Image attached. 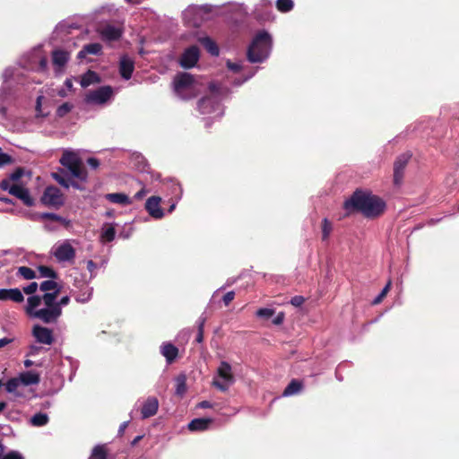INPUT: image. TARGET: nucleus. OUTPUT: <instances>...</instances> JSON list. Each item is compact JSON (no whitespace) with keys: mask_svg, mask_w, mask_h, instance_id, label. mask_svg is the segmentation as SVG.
I'll return each instance as SVG.
<instances>
[{"mask_svg":"<svg viewBox=\"0 0 459 459\" xmlns=\"http://www.w3.org/2000/svg\"><path fill=\"white\" fill-rule=\"evenodd\" d=\"M19 378L24 385H38L40 382L39 374L34 371L23 372Z\"/></svg>","mask_w":459,"mask_h":459,"instance_id":"nucleus-23","label":"nucleus"},{"mask_svg":"<svg viewBox=\"0 0 459 459\" xmlns=\"http://www.w3.org/2000/svg\"><path fill=\"white\" fill-rule=\"evenodd\" d=\"M91 295H92L91 289L89 288L88 286H86L85 290L82 293L77 295L75 299L77 302L85 303L91 299Z\"/></svg>","mask_w":459,"mask_h":459,"instance_id":"nucleus-38","label":"nucleus"},{"mask_svg":"<svg viewBox=\"0 0 459 459\" xmlns=\"http://www.w3.org/2000/svg\"><path fill=\"white\" fill-rule=\"evenodd\" d=\"M10 182H11L10 178L3 179V180L0 182V188H1L2 190H4V191H6V190H8V191H9L10 187L13 186V185H11V183H10Z\"/></svg>","mask_w":459,"mask_h":459,"instance_id":"nucleus-53","label":"nucleus"},{"mask_svg":"<svg viewBox=\"0 0 459 459\" xmlns=\"http://www.w3.org/2000/svg\"><path fill=\"white\" fill-rule=\"evenodd\" d=\"M409 153L399 155L394 163V184L400 186L403 180L405 168L411 159Z\"/></svg>","mask_w":459,"mask_h":459,"instance_id":"nucleus-7","label":"nucleus"},{"mask_svg":"<svg viewBox=\"0 0 459 459\" xmlns=\"http://www.w3.org/2000/svg\"><path fill=\"white\" fill-rule=\"evenodd\" d=\"M60 163L66 168L74 178L86 181L88 173L79 155L71 151H65L60 158Z\"/></svg>","mask_w":459,"mask_h":459,"instance_id":"nucleus-4","label":"nucleus"},{"mask_svg":"<svg viewBox=\"0 0 459 459\" xmlns=\"http://www.w3.org/2000/svg\"><path fill=\"white\" fill-rule=\"evenodd\" d=\"M142 439V436H137L134 437V439L132 441V445L135 446L140 440Z\"/></svg>","mask_w":459,"mask_h":459,"instance_id":"nucleus-64","label":"nucleus"},{"mask_svg":"<svg viewBox=\"0 0 459 459\" xmlns=\"http://www.w3.org/2000/svg\"><path fill=\"white\" fill-rule=\"evenodd\" d=\"M272 48V37L265 31H259L254 38L247 49V59L251 63H261L267 56Z\"/></svg>","mask_w":459,"mask_h":459,"instance_id":"nucleus-3","label":"nucleus"},{"mask_svg":"<svg viewBox=\"0 0 459 459\" xmlns=\"http://www.w3.org/2000/svg\"><path fill=\"white\" fill-rule=\"evenodd\" d=\"M12 342V339L6 337L0 339V348L4 347L5 345L11 343Z\"/></svg>","mask_w":459,"mask_h":459,"instance_id":"nucleus-58","label":"nucleus"},{"mask_svg":"<svg viewBox=\"0 0 459 459\" xmlns=\"http://www.w3.org/2000/svg\"><path fill=\"white\" fill-rule=\"evenodd\" d=\"M51 176L63 187H70V177L65 169H60L57 172H53Z\"/></svg>","mask_w":459,"mask_h":459,"instance_id":"nucleus-26","label":"nucleus"},{"mask_svg":"<svg viewBox=\"0 0 459 459\" xmlns=\"http://www.w3.org/2000/svg\"><path fill=\"white\" fill-rule=\"evenodd\" d=\"M54 255L58 262H74L75 249L71 244L65 242L56 248Z\"/></svg>","mask_w":459,"mask_h":459,"instance_id":"nucleus-10","label":"nucleus"},{"mask_svg":"<svg viewBox=\"0 0 459 459\" xmlns=\"http://www.w3.org/2000/svg\"><path fill=\"white\" fill-rule=\"evenodd\" d=\"M100 82V77L99 74L91 70H88L81 79V86L86 88L93 83Z\"/></svg>","mask_w":459,"mask_h":459,"instance_id":"nucleus-25","label":"nucleus"},{"mask_svg":"<svg viewBox=\"0 0 459 459\" xmlns=\"http://www.w3.org/2000/svg\"><path fill=\"white\" fill-rule=\"evenodd\" d=\"M147 191L144 187H143L140 191H138L135 195H134V199L136 200H141L142 198H143V196L146 195Z\"/></svg>","mask_w":459,"mask_h":459,"instance_id":"nucleus-55","label":"nucleus"},{"mask_svg":"<svg viewBox=\"0 0 459 459\" xmlns=\"http://www.w3.org/2000/svg\"><path fill=\"white\" fill-rule=\"evenodd\" d=\"M227 67H228L230 70L233 71L234 73H238V72H240V71H241V69H242V66H241L239 64H238V63H232V62H230V61H228V62H227Z\"/></svg>","mask_w":459,"mask_h":459,"instance_id":"nucleus-51","label":"nucleus"},{"mask_svg":"<svg viewBox=\"0 0 459 459\" xmlns=\"http://www.w3.org/2000/svg\"><path fill=\"white\" fill-rule=\"evenodd\" d=\"M332 230L333 226L331 221L328 219L325 218L322 221V240L325 241L329 238Z\"/></svg>","mask_w":459,"mask_h":459,"instance_id":"nucleus-37","label":"nucleus"},{"mask_svg":"<svg viewBox=\"0 0 459 459\" xmlns=\"http://www.w3.org/2000/svg\"><path fill=\"white\" fill-rule=\"evenodd\" d=\"M235 299V292L234 291H229L227 292L223 298H222V301L224 303V305L227 307L230 304V302Z\"/></svg>","mask_w":459,"mask_h":459,"instance_id":"nucleus-48","label":"nucleus"},{"mask_svg":"<svg viewBox=\"0 0 459 459\" xmlns=\"http://www.w3.org/2000/svg\"><path fill=\"white\" fill-rule=\"evenodd\" d=\"M99 32L103 39L108 41H115L119 39L123 33L121 29L111 24L103 26L99 30Z\"/></svg>","mask_w":459,"mask_h":459,"instance_id":"nucleus-14","label":"nucleus"},{"mask_svg":"<svg viewBox=\"0 0 459 459\" xmlns=\"http://www.w3.org/2000/svg\"><path fill=\"white\" fill-rule=\"evenodd\" d=\"M2 459H23L21 454L16 451H11L8 454L4 455Z\"/></svg>","mask_w":459,"mask_h":459,"instance_id":"nucleus-50","label":"nucleus"},{"mask_svg":"<svg viewBox=\"0 0 459 459\" xmlns=\"http://www.w3.org/2000/svg\"><path fill=\"white\" fill-rule=\"evenodd\" d=\"M116 230L111 224L106 223L102 229L100 234V239L102 242H111L115 239Z\"/></svg>","mask_w":459,"mask_h":459,"instance_id":"nucleus-28","label":"nucleus"},{"mask_svg":"<svg viewBox=\"0 0 459 459\" xmlns=\"http://www.w3.org/2000/svg\"><path fill=\"white\" fill-rule=\"evenodd\" d=\"M106 199L113 204H130L131 201L129 197L122 193H112L106 195Z\"/></svg>","mask_w":459,"mask_h":459,"instance_id":"nucleus-27","label":"nucleus"},{"mask_svg":"<svg viewBox=\"0 0 459 459\" xmlns=\"http://www.w3.org/2000/svg\"><path fill=\"white\" fill-rule=\"evenodd\" d=\"M128 423L129 421H124L120 426H119V429H118V435L119 436H122L126 430V429L127 428L128 426Z\"/></svg>","mask_w":459,"mask_h":459,"instance_id":"nucleus-56","label":"nucleus"},{"mask_svg":"<svg viewBox=\"0 0 459 459\" xmlns=\"http://www.w3.org/2000/svg\"><path fill=\"white\" fill-rule=\"evenodd\" d=\"M113 89L111 86H101L95 91H90L86 97L87 103L104 104L112 96Z\"/></svg>","mask_w":459,"mask_h":459,"instance_id":"nucleus-6","label":"nucleus"},{"mask_svg":"<svg viewBox=\"0 0 459 459\" xmlns=\"http://www.w3.org/2000/svg\"><path fill=\"white\" fill-rule=\"evenodd\" d=\"M199 407L203 409L211 408L212 404L208 401H203L199 403Z\"/></svg>","mask_w":459,"mask_h":459,"instance_id":"nucleus-60","label":"nucleus"},{"mask_svg":"<svg viewBox=\"0 0 459 459\" xmlns=\"http://www.w3.org/2000/svg\"><path fill=\"white\" fill-rule=\"evenodd\" d=\"M305 302V298L300 295H297L291 298L290 304L296 307H300Z\"/></svg>","mask_w":459,"mask_h":459,"instance_id":"nucleus-47","label":"nucleus"},{"mask_svg":"<svg viewBox=\"0 0 459 459\" xmlns=\"http://www.w3.org/2000/svg\"><path fill=\"white\" fill-rule=\"evenodd\" d=\"M40 277L49 278V279H56L58 277L57 273L52 269L51 267L46 265H39L38 267Z\"/></svg>","mask_w":459,"mask_h":459,"instance_id":"nucleus-34","label":"nucleus"},{"mask_svg":"<svg viewBox=\"0 0 459 459\" xmlns=\"http://www.w3.org/2000/svg\"><path fill=\"white\" fill-rule=\"evenodd\" d=\"M347 211L362 213L366 218L374 219L381 216L385 209V202L371 192L357 189L351 196L344 202Z\"/></svg>","mask_w":459,"mask_h":459,"instance_id":"nucleus-2","label":"nucleus"},{"mask_svg":"<svg viewBox=\"0 0 459 459\" xmlns=\"http://www.w3.org/2000/svg\"><path fill=\"white\" fill-rule=\"evenodd\" d=\"M70 55L67 51L56 49L52 52V62L54 65L64 67L68 62Z\"/></svg>","mask_w":459,"mask_h":459,"instance_id":"nucleus-22","label":"nucleus"},{"mask_svg":"<svg viewBox=\"0 0 459 459\" xmlns=\"http://www.w3.org/2000/svg\"><path fill=\"white\" fill-rule=\"evenodd\" d=\"M294 7V3L292 0H277L276 1V8L281 13H288L291 11Z\"/></svg>","mask_w":459,"mask_h":459,"instance_id":"nucleus-35","label":"nucleus"},{"mask_svg":"<svg viewBox=\"0 0 459 459\" xmlns=\"http://www.w3.org/2000/svg\"><path fill=\"white\" fill-rule=\"evenodd\" d=\"M32 335L38 342L42 344L51 345L55 341L53 331L39 325L33 326Z\"/></svg>","mask_w":459,"mask_h":459,"instance_id":"nucleus-11","label":"nucleus"},{"mask_svg":"<svg viewBox=\"0 0 459 459\" xmlns=\"http://www.w3.org/2000/svg\"><path fill=\"white\" fill-rule=\"evenodd\" d=\"M62 287L54 281V279L47 280L39 284V290L47 293H53L56 291V294H60Z\"/></svg>","mask_w":459,"mask_h":459,"instance_id":"nucleus-24","label":"nucleus"},{"mask_svg":"<svg viewBox=\"0 0 459 459\" xmlns=\"http://www.w3.org/2000/svg\"><path fill=\"white\" fill-rule=\"evenodd\" d=\"M212 385L219 390L226 392L231 384H228V382H225L224 380L222 382L219 380H213Z\"/></svg>","mask_w":459,"mask_h":459,"instance_id":"nucleus-46","label":"nucleus"},{"mask_svg":"<svg viewBox=\"0 0 459 459\" xmlns=\"http://www.w3.org/2000/svg\"><path fill=\"white\" fill-rule=\"evenodd\" d=\"M96 267H97V265H96V264L92 260H89L87 262V269L90 272H93L96 269Z\"/></svg>","mask_w":459,"mask_h":459,"instance_id":"nucleus-57","label":"nucleus"},{"mask_svg":"<svg viewBox=\"0 0 459 459\" xmlns=\"http://www.w3.org/2000/svg\"><path fill=\"white\" fill-rule=\"evenodd\" d=\"M212 420L208 418H197L192 420L188 423V429L190 431H204L208 429Z\"/></svg>","mask_w":459,"mask_h":459,"instance_id":"nucleus-20","label":"nucleus"},{"mask_svg":"<svg viewBox=\"0 0 459 459\" xmlns=\"http://www.w3.org/2000/svg\"><path fill=\"white\" fill-rule=\"evenodd\" d=\"M17 275L25 280H32L36 278V273L31 268L27 266H20L17 270Z\"/></svg>","mask_w":459,"mask_h":459,"instance_id":"nucleus-36","label":"nucleus"},{"mask_svg":"<svg viewBox=\"0 0 459 459\" xmlns=\"http://www.w3.org/2000/svg\"><path fill=\"white\" fill-rule=\"evenodd\" d=\"M218 376L225 382H228V384H233L234 382L231 366L226 361L221 362L220 367L218 368Z\"/></svg>","mask_w":459,"mask_h":459,"instance_id":"nucleus-21","label":"nucleus"},{"mask_svg":"<svg viewBox=\"0 0 459 459\" xmlns=\"http://www.w3.org/2000/svg\"><path fill=\"white\" fill-rule=\"evenodd\" d=\"M38 288H39L38 283L33 281V282H30L28 286L24 287L22 289V290L27 295H32L37 291Z\"/></svg>","mask_w":459,"mask_h":459,"instance_id":"nucleus-43","label":"nucleus"},{"mask_svg":"<svg viewBox=\"0 0 459 459\" xmlns=\"http://www.w3.org/2000/svg\"><path fill=\"white\" fill-rule=\"evenodd\" d=\"M283 319H284V314L283 313H279L276 317L273 320V323L276 325H279L281 324H282L283 322Z\"/></svg>","mask_w":459,"mask_h":459,"instance_id":"nucleus-54","label":"nucleus"},{"mask_svg":"<svg viewBox=\"0 0 459 459\" xmlns=\"http://www.w3.org/2000/svg\"><path fill=\"white\" fill-rule=\"evenodd\" d=\"M186 385L185 378L178 379L176 393L179 395H182L186 393Z\"/></svg>","mask_w":459,"mask_h":459,"instance_id":"nucleus-44","label":"nucleus"},{"mask_svg":"<svg viewBox=\"0 0 459 459\" xmlns=\"http://www.w3.org/2000/svg\"><path fill=\"white\" fill-rule=\"evenodd\" d=\"M41 202L47 205L61 206L64 204V198L56 186H50L46 187L41 196Z\"/></svg>","mask_w":459,"mask_h":459,"instance_id":"nucleus-8","label":"nucleus"},{"mask_svg":"<svg viewBox=\"0 0 459 459\" xmlns=\"http://www.w3.org/2000/svg\"><path fill=\"white\" fill-rule=\"evenodd\" d=\"M159 402L156 397H148L147 400L143 403L141 413L143 419L150 418L155 415L158 411Z\"/></svg>","mask_w":459,"mask_h":459,"instance_id":"nucleus-16","label":"nucleus"},{"mask_svg":"<svg viewBox=\"0 0 459 459\" xmlns=\"http://www.w3.org/2000/svg\"><path fill=\"white\" fill-rule=\"evenodd\" d=\"M39 66L42 70H45L48 66V60L46 58H42L40 61H39Z\"/></svg>","mask_w":459,"mask_h":459,"instance_id":"nucleus-61","label":"nucleus"},{"mask_svg":"<svg viewBox=\"0 0 459 459\" xmlns=\"http://www.w3.org/2000/svg\"><path fill=\"white\" fill-rule=\"evenodd\" d=\"M24 174V169L21 167L17 168L9 177L11 181H18Z\"/></svg>","mask_w":459,"mask_h":459,"instance_id":"nucleus-45","label":"nucleus"},{"mask_svg":"<svg viewBox=\"0 0 459 459\" xmlns=\"http://www.w3.org/2000/svg\"><path fill=\"white\" fill-rule=\"evenodd\" d=\"M173 84L174 91L179 97L188 99L185 93L194 90L195 78L188 73H179L175 76Z\"/></svg>","mask_w":459,"mask_h":459,"instance_id":"nucleus-5","label":"nucleus"},{"mask_svg":"<svg viewBox=\"0 0 459 459\" xmlns=\"http://www.w3.org/2000/svg\"><path fill=\"white\" fill-rule=\"evenodd\" d=\"M201 43L204 48L209 52L212 56H219V48L217 44L209 37H205L201 39Z\"/></svg>","mask_w":459,"mask_h":459,"instance_id":"nucleus-29","label":"nucleus"},{"mask_svg":"<svg viewBox=\"0 0 459 459\" xmlns=\"http://www.w3.org/2000/svg\"><path fill=\"white\" fill-rule=\"evenodd\" d=\"M87 164L96 169L100 166V160L97 158L91 157L87 160Z\"/></svg>","mask_w":459,"mask_h":459,"instance_id":"nucleus-52","label":"nucleus"},{"mask_svg":"<svg viewBox=\"0 0 459 459\" xmlns=\"http://www.w3.org/2000/svg\"><path fill=\"white\" fill-rule=\"evenodd\" d=\"M303 387L302 382L298 379H292L283 391L284 396H289L299 393Z\"/></svg>","mask_w":459,"mask_h":459,"instance_id":"nucleus-30","label":"nucleus"},{"mask_svg":"<svg viewBox=\"0 0 459 459\" xmlns=\"http://www.w3.org/2000/svg\"><path fill=\"white\" fill-rule=\"evenodd\" d=\"M21 384L20 378H11L5 384V389L8 393H13Z\"/></svg>","mask_w":459,"mask_h":459,"instance_id":"nucleus-40","label":"nucleus"},{"mask_svg":"<svg viewBox=\"0 0 459 459\" xmlns=\"http://www.w3.org/2000/svg\"><path fill=\"white\" fill-rule=\"evenodd\" d=\"M48 420L49 419L48 414L43 412H38L34 414L30 419L31 424L36 427L45 426L48 424Z\"/></svg>","mask_w":459,"mask_h":459,"instance_id":"nucleus-32","label":"nucleus"},{"mask_svg":"<svg viewBox=\"0 0 459 459\" xmlns=\"http://www.w3.org/2000/svg\"><path fill=\"white\" fill-rule=\"evenodd\" d=\"M70 186H73L76 189L82 190L83 188L80 186V184L76 181L72 180L70 178Z\"/></svg>","mask_w":459,"mask_h":459,"instance_id":"nucleus-59","label":"nucleus"},{"mask_svg":"<svg viewBox=\"0 0 459 459\" xmlns=\"http://www.w3.org/2000/svg\"><path fill=\"white\" fill-rule=\"evenodd\" d=\"M0 300H12L16 303H22L24 296L18 288L0 289Z\"/></svg>","mask_w":459,"mask_h":459,"instance_id":"nucleus-15","label":"nucleus"},{"mask_svg":"<svg viewBox=\"0 0 459 459\" xmlns=\"http://www.w3.org/2000/svg\"><path fill=\"white\" fill-rule=\"evenodd\" d=\"M274 314V310L271 308H260L256 311V316L258 317H263L265 319H269Z\"/></svg>","mask_w":459,"mask_h":459,"instance_id":"nucleus-42","label":"nucleus"},{"mask_svg":"<svg viewBox=\"0 0 459 459\" xmlns=\"http://www.w3.org/2000/svg\"><path fill=\"white\" fill-rule=\"evenodd\" d=\"M9 194L22 200L26 206H32L34 204V200L30 196L29 190L22 186L13 185L9 189Z\"/></svg>","mask_w":459,"mask_h":459,"instance_id":"nucleus-13","label":"nucleus"},{"mask_svg":"<svg viewBox=\"0 0 459 459\" xmlns=\"http://www.w3.org/2000/svg\"><path fill=\"white\" fill-rule=\"evenodd\" d=\"M160 353L165 357L167 363L171 364L178 355V349L170 342H164L160 346Z\"/></svg>","mask_w":459,"mask_h":459,"instance_id":"nucleus-17","label":"nucleus"},{"mask_svg":"<svg viewBox=\"0 0 459 459\" xmlns=\"http://www.w3.org/2000/svg\"><path fill=\"white\" fill-rule=\"evenodd\" d=\"M73 108V105L65 102L60 105L56 109V116L59 117H63L67 115Z\"/></svg>","mask_w":459,"mask_h":459,"instance_id":"nucleus-39","label":"nucleus"},{"mask_svg":"<svg viewBox=\"0 0 459 459\" xmlns=\"http://www.w3.org/2000/svg\"><path fill=\"white\" fill-rule=\"evenodd\" d=\"M161 198L156 195L151 196L145 203V209L149 214L154 219H161L164 215L160 208Z\"/></svg>","mask_w":459,"mask_h":459,"instance_id":"nucleus-12","label":"nucleus"},{"mask_svg":"<svg viewBox=\"0 0 459 459\" xmlns=\"http://www.w3.org/2000/svg\"><path fill=\"white\" fill-rule=\"evenodd\" d=\"M390 287H391V281H388L387 284L382 290V291L374 299V300H373L374 305H377L382 302L384 298L388 293Z\"/></svg>","mask_w":459,"mask_h":459,"instance_id":"nucleus-41","label":"nucleus"},{"mask_svg":"<svg viewBox=\"0 0 459 459\" xmlns=\"http://www.w3.org/2000/svg\"><path fill=\"white\" fill-rule=\"evenodd\" d=\"M134 69V61L126 56H123L119 62V73L120 75L126 79L129 80L132 77L133 72Z\"/></svg>","mask_w":459,"mask_h":459,"instance_id":"nucleus-18","label":"nucleus"},{"mask_svg":"<svg viewBox=\"0 0 459 459\" xmlns=\"http://www.w3.org/2000/svg\"><path fill=\"white\" fill-rule=\"evenodd\" d=\"M42 217L45 219H48L49 221H57V222H59L63 220L61 216H59L56 213H50V212L44 213L42 215Z\"/></svg>","mask_w":459,"mask_h":459,"instance_id":"nucleus-49","label":"nucleus"},{"mask_svg":"<svg viewBox=\"0 0 459 459\" xmlns=\"http://www.w3.org/2000/svg\"><path fill=\"white\" fill-rule=\"evenodd\" d=\"M59 294L56 292L33 295L27 299L26 313L45 324L56 323L62 315V307L70 302V297L65 295L57 300Z\"/></svg>","mask_w":459,"mask_h":459,"instance_id":"nucleus-1","label":"nucleus"},{"mask_svg":"<svg viewBox=\"0 0 459 459\" xmlns=\"http://www.w3.org/2000/svg\"><path fill=\"white\" fill-rule=\"evenodd\" d=\"M206 320H207L206 316H201L196 322L197 334H196L195 342L198 343H201L204 341V325H205Z\"/></svg>","mask_w":459,"mask_h":459,"instance_id":"nucleus-33","label":"nucleus"},{"mask_svg":"<svg viewBox=\"0 0 459 459\" xmlns=\"http://www.w3.org/2000/svg\"><path fill=\"white\" fill-rule=\"evenodd\" d=\"M33 364H34V362L32 360H30V359H25L24 360V366L26 368H30V367L33 366Z\"/></svg>","mask_w":459,"mask_h":459,"instance_id":"nucleus-63","label":"nucleus"},{"mask_svg":"<svg viewBox=\"0 0 459 459\" xmlns=\"http://www.w3.org/2000/svg\"><path fill=\"white\" fill-rule=\"evenodd\" d=\"M102 53V46L100 43H90L82 47L77 54L78 59L85 58L87 55H100Z\"/></svg>","mask_w":459,"mask_h":459,"instance_id":"nucleus-19","label":"nucleus"},{"mask_svg":"<svg viewBox=\"0 0 459 459\" xmlns=\"http://www.w3.org/2000/svg\"><path fill=\"white\" fill-rule=\"evenodd\" d=\"M40 351V348L38 347V346H31L30 347V354L31 355H35V354H38Z\"/></svg>","mask_w":459,"mask_h":459,"instance_id":"nucleus-62","label":"nucleus"},{"mask_svg":"<svg viewBox=\"0 0 459 459\" xmlns=\"http://www.w3.org/2000/svg\"><path fill=\"white\" fill-rule=\"evenodd\" d=\"M199 60V48L196 46H191L186 48L180 57L179 64L185 69L194 67Z\"/></svg>","mask_w":459,"mask_h":459,"instance_id":"nucleus-9","label":"nucleus"},{"mask_svg":"<svg viewBox=\"0 0 459 459\" xmlns=\"http://www.w3.org/2000/svg\"><path fill=\"white\" fill-rule=\"evenodd\" d=\"M89 459H108L106 445H97L93 447Z\"/></svg>","mask_w":459,"mask_h":459,"instance_id":"nucleus-31","label":"nucleus"}]
</instances>
